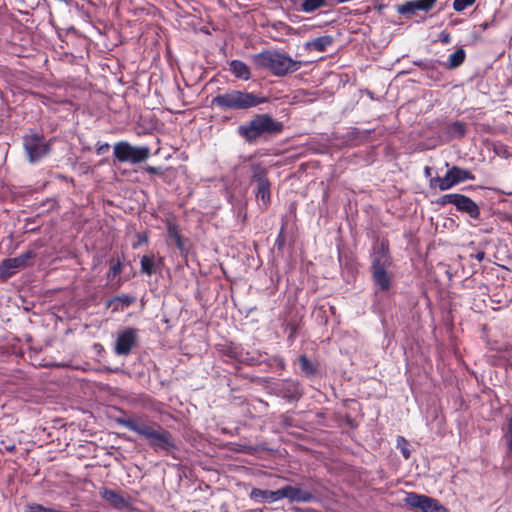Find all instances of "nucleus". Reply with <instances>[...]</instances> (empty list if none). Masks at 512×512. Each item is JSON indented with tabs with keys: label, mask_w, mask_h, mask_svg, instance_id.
Wrapping results in <instances>:
<instances>
[{
	"label": "nucleus",
	"mask_w": 512,
	"mask_h": 512,
	"mask_svg": "<svg viewBox=\"0 0 512 512\" xmlns=\"http://www.w3.org/2000/svg\"><path fill=\"white\" fill-rule=\"evenodd\" d=\"M136 302V297L128 294H122L108 299L105 303V307L112 308L113 312L124 310Z\"/></svg>",
	"instance_id": "f3484780"
},
{
	"label": "nucleus",
	"mask_w": 512,
	"mask_h": 512,
	"mask_svg": "<svg viewBox=\"0 0 512 512\" xmlns=\"http://www.w3.org/2000/svg\"><path fill=\"white\" fill-rule=\"evenodd\" d=\"M325 4V0H304L302 10L307 13L314 12Z\"/></svg>",
	"instance_id": "2f4dec72"
},
{
	"label": "nucleus",
	"mask_w": 512,
	"mask_h": 512,
	"mask_svg": "<svg viewBox=\"0 0 512 512\" xmlns=\"http://www.w3.org/2000/svg\"><path fill=\"white\" fill-rule=\"evenodd\" d=\"M122 269L123 263L120 259H117L116 261L111 260V266L106 274V277L108 284H110L114 289H118L123 283L122 279L118 277L122 272Z\"/></svg>",
	"instance_id": "a211bd4d"
},
{
	"label": "nucleus",
	"mask_w": 512,
	"mask_h": 512,
	"mask_svg": "<svg viewBox=\"0 0 512 512\" xmlns=\"http://www.w3.org/2000/svg\"><path fill=\"white\" fill-rule=\"evenodd\" d=\"M15 275L12 268H10L9 264H7V261L4 259L0 263V281L6 282L8 279L13 277Z\"/></svg>",
	"instance_id": "473e14b6"
},
{
	"label": "nucleus",
	"mask_w": 512,
	"mask_h": 512,
	"mask_svg": "<svg viewBox=\"0 0 512 512\" xmlns=\"http://www.w3.org/2000/svg\"><path fill=\"white\" fill-rule=\"evenodd\" d=\"M388 268H371L372 280L382 292L388 291L392 284V274L387 271Z\"/></svg>",
	"instance_id": "2eb2a0df"
},
{
	"label": "nucleus",
	"mask_w": 512,
	"mask_h": 512,
	"mask_svg": "<svg viewBox=\"0 0 512 512\" xmlns=\"http://www.w3.org/2000/svg\"><path fill=\"white\" fill-rule=\"evenodd\" d=\"M466 59V52L463 48L455 50L448 58L447 68L455 69L461 66Z\"/></svg>",
	"instance_id": "a878e982"
},
{
	"label": "nucleus",
	"mask_w": 512,
	"mask_h": 512,
	"mask_svg": "<svg viewBox=\"0 0 512 512\" xmlns=\"http://www.w3.org/2000/svg\"><path fill=\"white\" fill-rule=\"evenodd\" d=\"M507 443H508V448H509V451L512 453V417L508 420V423H507Z\"/></svg>",
	"instance_id": "58836bf2"
},
{
	"label": "nucleus",
	"mask_w": 512,
	"mask_h": 512,
	"mask_svg": "<svg viewBox=\"0 0 512 512\" xmlns=\"http://www.w3.org/2000/svg\"><path fill=\"white\" fill-rule=\"evenodd\" d=\"M425 132H434V130H431V129H428V130H424Z\"/></svg>",
	"instance_id": "3c124183"
},
{
	"label": "nucleus",
	"mask_w": 512,
	"mask_h": 512,
	"mask_svg": "<svg viewBox=\"0 0 512 512\" xmlns=\"http://www.w3.org/2000/svg\"><path fill=\"white\" fill-rule=\"evenodd\" d=\"M287 498L290 502L308 503L315 500V495L308 490L297 486L286 485L282 487V499Z\"/></svg>",
	"instance_id": "f8f14e48"
},
{
	"label": "nucleus",
	"mask_w": 512,
	"mask_h": 512,
	"mask_svg": "<svg viewBox=\"0 0 512 512\" xmlns=\"http://www.w3.org/2000/svg\"><path fill=\"white\" fill-rule=\"evenodd\" d=\"M63 104H70L68 101H61Z\"/></svg>",
	"instance_id": "8fccbe9b"
},
{
	"label": "nucleus",
	"mask_w": 512,
	"mask_h": 512,
	"mask_svg": "<svg viewBox=\"0 0 512 512\" xmlns=\"http://www.w3.org/2000/svg\"><path fill=\"white\" fill-rule=\"evenodd\" d=\"M272 365L279 368L280 370H284L286 367V362L282 356L276 355L271 358Z\"/></svg>",
	"instance_id": "4c0bfd02"
},
{
	"label": "nucleus",
	"mask_w": 512,
	"mask_h": 512,
	"mask_svg": "<svg viewBox=\"0 0 512 512\" xmlns=\"http://www.w3.org/2000/svg\"><path fill=\"white\" fill-rule=\"evenodd\" d=\"M453 128L460 129V128H464V127H463V124H462V123H460V122H455V123H454Z\"/></svg>",
	"instance_id": "49530a36"
},
{
	"label": "nucleus",
	"mask_w": 512,
	"mask_h": 512,
	"mask_svg": "<svg viewBox=\"0 0 512 512\" xmlns=\"http://www.w3.org/2000/svg\"><path fill=\"white\" fill-rule=\"evenodd\" d=\"M146 241H147V238L145 236H139V242L137 244H133V248H136L138 245H140Z\"/></svg>",
	"instance_id": "a18cd8bd"
},
{
	"label": "nucleus",
	"mask_w": 512,
	"mask_h": 512,
	"mask_svg": "<svg viewBox=\"0 0 512 512\" xmlns=\"http://www.w3.org/2000/svg\"><path fill=\"white\" fill-rule=\"evenodd\" d=\"M24 148L30 162H36L49 152V144L44 136L34 132L24 138Z\"/></svg>",
	"instance_id": "6e6552de"
},
{
	"label": "nucleus",
	"mask_w": 512,
	"mask_h": 512,
	"mask_svg": "<svg viewBox=\"0 0 512 512\" xmlns=\"http://www.w3.org/2000/svg\"><path fill=\"white\" fill-rule=\"evenodd\" d=\"M222 354H223V356H226L227 358H229L231 360H237L239 362L250 364V365L255 363L254 359L249 358L247 356L248 354L245 355L243 353V350L240 347L232 345V344L225 346L222 349Z\"/></svg>",
	"instance_id": "6ab92c4d"
},
{
	"label": "nucleus",
	"mask_w": 512,
	"mask_h": 512,
	"mask_svg": "<svg viewBox=\"0 0 512 512\" xmlns=\"http://www.w3.org/2000/svg\"><path fill=\"white\" fill-rule=\"evenodd\" d=\"M0 450L2 452L13 453L16 450V445L12 440H2Z\"/></svg>",
	"instance_id": "c9c22d12"
},
{
	"label": "nucleus",
	"mask_w": 512,
	"mask_h": 512,
	"mask_svg": "<svg viewBox=\"0 0 512 512\" xmlns=\"http://www.w3.org/2000/svg\"><path fill=\"white\" fill-rule=\"evenodd\" d=\"M430 174H431V168H430V167H428V166H426V167H425V175H426V176H429Z\"/></svg>",
	"instance_id": "09e8293b"
},
{
	"label": "nucleus",
	"mask_w": 512,
	"mask_h": 512,
	"mask_svg": "<svg viewBox=\"0 0 512 512\" xmlns=\"http://www.w3.org/2000/svg\"><path fill=\"white\" fill-rule=\"evenodd\" d=\"M256 198L261 199L265 206L271 201V183L269 180L258 182L256 190Z\"/></svg>",
	"instance_id": "393cba45"
},
{
	"label": "nucleus",
	"mask_w": 512,
	"mask_h": 512,
	"mask_svg": "<svg viewBox=\"0 0 512 512\" xmlns=\"http://www.w3.org/2000/svg\"><path fill=\"white\" fill-rule=\"evenodd\" d=\"M35 257V253L32 250H28L17 257L6 258L7 264L16 274L19 269L25 268L28 265V261Z\"/></svg>",
	"instance_id": "412c9836"
},
{
	"label": "nucleus",
	"mask_w": 512,
	"mask_h": 512,
	"mask_svg": "<svg viewBox=\"0 0 512 512\" xmlns=\"http://www.w3.org/2000/svg\"><path fill=\"white\" fill-rule=\"evenodd\" d=\"M333 44V38L329 35L320 36L306 43V47L310 50L324 52Z\"/></svg>",
	"instance_id": "b1692460"
},
{
	"label": "nucleus",
	"mask_w": 512,
	"mask_h": 512,
	"mask_svg": "<svg viewBox=\"0 0 512 512\" xmlns=\"http://www.w3.org/2000/svg\"><path fill=\"white\" fill-rule=\"evenodd\" d=\"M402 441L404 443V446L401 447V453L405 459H409L410 457V450L407 448V441L404 437H398V442Z\"/></svg>",
	"instance_id": "ea45409f"
},
{
	"label": "nucleus",
	"mask_w": 512,
	"mask_h": 512,
	"mask_svg": "<svg viewBox=\"0 0 512 512\" xmlns=\"http://www.w3.org/2000/svg\"><path fill=\"white\" fill-rule=\"evenodd\" d=\"M230 71L233 75L242 80L250 79L251 72L250 68L241 60H232L229 64Z\"/></svg>",
	"instance_id": "5701e85b"
},
{
	"label": "nucleus",
	"mask_w": 512,
	"mask_h": 512,
	"mask_svg": "<svg viewBox=\"0 0 512 512\" xmlns=\"http://www.w3.org/2000/svg\"><path fill=\"white\" fill-rule=\"evenodd\" d=\"M439 40L441 41L442 44L444 45H447L451 42V35L449 32L447 31H442L440 34H439Z\"/></svg>",
	"instance_id": "a19ab883"
},
{
	"label": "nucleus",
	"mask_w": 512,
	"mask_h": 512,
	"mask_svg": "<svg viewBox=\"0 0 512 512\" xmlns=\"http://www.w3.org/2000/svg\"><path fill=\"white\" fill-rule=\"evenodd\" d=\"M224 512H229L228 510H225Z\"/></svg>",
	"instance_id": "603ef678"
},
{
	"label": "nucleus",
	"mask_w": 512,
	"mask_h": 512,
	"mask_svg": "<svg viewBox=\"0 0 512 512\" xmlns=\"http://www.w3.org/2000/svg\"><path fill=\"white\" fill-rule=\"evenodd\" d=\"M149 174L161 175L162 169L160 167L147 166L145 169Z\"/></svg>",
	"instance_id": "79ce46f5"
},
{
	"label": "nucleus",
	"mask_w": 512,
	"mask_h": 512,
	"mask_svg": "<svg viewBox=\"0 0 512 512\" xmlns=\"http://www.w3.org/2000/svg\"><path fill=\"white\" fill-rule=\"evenodd\" d=\"M138 341V330L133 327L125 328L118 332L115 340L114 352L117 355L127 356Z\"/></svg>",
	"instance_id": "1a4fd4ad"
},
{
	"label": "nucleus",
	"mask_w": 512,
	"mask_h": 512,
	"mask_svg": "<svg viewBox=\"0 0 512 512\" xmlns=\"http://www.w3.org/2000/svg\"><path fill=\"white\" fill-rule=\"evenodd\" d=\"M250 498L252 500L262 499L265 502H276L282 499V488L275 491L253 488L250 492Z\"/></svg>",
	"instance_id": "aec40b11"
},
{
	"label": "nucleus",
	"mask_w": 512,
	"mask_h": 512,
	"mask_svg": "<svg viewBox=\"0 0 512 512\" xmlns=\"http://www.w3.org/2000/svg\"><path fill=\"white\" fill-rule=\"evenodd\" d=\"M252 181L258 183L269 180L267 177V169L261 163H253L251 165Z\"/></svg>",
	"instance_id": "c85d7f7f"
},
{
	"label": "nucleus",
	"mask_w": 512,
	"mask_h": 512,
	"mask_svg": "<svg viewBox=\"0 0 512 512\" xmlns=\"http://www.w3.org/2000/svg\"><path fill=\"white\" fill-rule=\"evenodd\" d=\"M239 128H245L240 126ZM247 128H281L268 114L255 116Z\"/></svg>",
	"instance_id": "4be33fe9"
},
{
	"label": "nucleus",
	"mask_w": 512,
	"mask_h": 512,
	"mask_svg": "<svg viewBox=\"0 0 512 512\" xmlns=\"http://www.w3.org/2000/svg\"><path fill=\"white\" fill-rule=\"evenodd\" d=\"M240 134L249 143H253L259 138L266 130H239ZM268 132H280L281 130H267Z\"/></svg>",
	"instance_id": "7c9ffc66"
},
{
	"label": "nucleus",
	"mask_w": 512,
	"mask_h": 512,
	"mask_svg": "<svg viewBox=\"0 0 512 512\" xmlns=\"http://www.w3.org/2000/svg\"><path fill=\"white\" fill-rule=\"evenodd\" d=\"M140 272L151 276L155 273V257L154 255H144L140 261Z\"/></svg>",
	"instance_id": "cd10ccee"
},
{
	"label": "nucleus",
	"mask_w": 512,
	"mask_h": 512,
	"mask_svg": "<svg viewBox=\"0 0 512 512\" xmlns=\"http://www.w3.org/2000/svg\"><path fill=\"white\" fill-rule=\"evenodd\" d=\"M466 180H475V175L467 169L452 166L448 169L444 177L432 178L430 180V186L438 187L441 191H446Z\"/></svg>",
	"instance_id": "39448f33"
},
{
	"label": "nucleus",
	"mask_w": 512,
	"mask_h": 512,
	"mask_svg": "<svg viewBox=\"0 0 512 512\" xmlns=\"http://www.w3.org/2000/svg\"><path fill=\"white\" fill-rule=\"evenodd\" d=\"M285 329L289 331L288 340L294 341L298 330V324L296 322H288Z\"/></svg>",
	"instance_id": "e433bc0d"
},
{
	"label": "nucleus",
	"mask_w": 512,
	"mask_h": 512,
	"mask_svg": "<svg viewBox=\"0 0 512 512\" xmlns=\"http://www.w3.org/2000/svg\"><path fill=\"white\" fill-rule=\"evenodd\" d=\"M442 143L443 141L441 137L434 133L432 136L428 137L427 141L419 143L417 148L421 151L430 150L436 148Z\"/></svg>",
	"instance_id": "c756f323"
},
{
	"label": "nucleus",
	"mask_w": 512,
	"mask_h": 512,
	"mask_svg": "<svg viewBox=\"0 0 512 512\" xmlns=\"http://www.w3.org/2000/svg\"><path fill=\"white\" fill-rule=\"evenodd\" d=\"M456 131L458 132V137H463L465 135L466 130L460 129V130H456Z\"/></svg>",
	"instance_id": "de8ad7c7"
},
{
	"label": "nucleus",
	"mask_w": 512,
	"mask_h": 512,
	"mask_svg": "<svg viewBox=\"0 0 512 512\" xmlns=\"http://www.w3.org/2000/svg\"><path fill=\"white\" fill-rule=\"evenodd\" d=\"M391 265L389 240L383 238L373 247L371 268H389Z\"/></svg>",
	"instance_id": "9d476101"
},
{
	"label": "nucleus",
	"mask_w": 512,
	"mask_h": 512,
	"mask_svg": "<svg viewBox=\"0 0 512 512\" xmlns=\"http://www.w3.org/2000/svg\"><path fill=\"white\" fill-rule=\"evenodd\" d=\"M437 0H413L399 6L398 12L402 15L413 14L416 11H429Z\"/></svg>",
	"instance_id": "ddd939ff"
},
{
	"label": "nucleus",
	"mask_w": 512,
	"mask_h": 512,
	"mask_svg": "<svg viewBox=\"0 0 512 512\" xmlns=\"http://www.w3.org/2000/svg\"><path fill=\"white\" fill-rule=\"evenodd\" d=\"M471 257L475 258L479 262L483 261L485 258V252L484 251H477L475 254H472Z\"/></svg>",
	"instance_id": "37998d69"
},
{
	"label": "nucleus",
	"mask_w": 512,
	"mask_h": 512,
	"mask_svg": "<svg viewBox=\"0 0 512 512\" xmlns=\"http://www.w3.org/2000/svg\"><path fill=\"white\" fill-rule=\"evenodd\" d=\"M278 394L289 401H298L302 397L303 391L298 381L285 379L278 385Z\"/></svg>",
	"instance_id": "9b49d317"
},
{
	"label": "nucleus",
	"mask_w": 512,
	"mask_h": 512,
	"mask_svg": "<svg viewBox=\"0 0 512 512\" xmlns=\"http://www.w3.org/2000/svg\"><path fill=\"white\" fill-rule=\"evenodd\" d=\"M301 373L308 379H313L320 374L319 363L302 354L297 358Z\"/></svg>",
	"instance_id": "dca6fc26"
},
{
	"label": "nucleus",
	"mask_w": 512,
	"mask_h": 512,
	"mask_svg": "<svg viewBox=\"0 0 512 512\" xmlns=\"http://www.w3.org/2000/svg\"><path fill=\"white\" fill-rule=\"evenodd\" d=\"M285 244H286L285 226L282 225V227L277 235V238L275 240L274 247L278 251H282L285 247Z\"/></svg>",
	"instance_id": "72a5a7b5"
},
{
	"label": "nucleus",
	"mask_w": 512,
	"mask_h": 512,
	"mask_svg": "<svg viewBox=\"0 0 512 512\" xmlns=\"http://www.w3.org/2000/svg\"><path fill=\"white\" fill-rule=\"evenodd\" d=\"M150 155V149L146 146L134 147L128 142L121 141L114 146V156L119 162L133 164L145 161Z\"/></svg>",
	"instance_id": "423d86ee"
},
{
	"label": "nucleus",
	"mask_w": 512,
	"mask_h": 512,
	"mask_svg": "<svg viewBox=\"0 0 512 512\" xmlns=\"http://www.w3.org/2000/svg\"><path fill=\"white\" fill-rule=\"evenodd\" d=\"M101 497L106 500L111 506L117 510H124L129 507V500L126 499L118 491L102 488L100 491Z\"/></svg>",
	"instance_id": "4468645a"
},
{
	"label": "nucleus",
	"mask_w": 512,
	"mask_h": 512,
	"mask_svg": "<svg viewBox=\"0 0 512 512\" xmlns=\"http://www.w3.org/2000/svg\"><path fill=\"white\" fill-rule=\"evenodd\" d=\"M253 61L257 67L266 69L277 77L296 72L301 67L300 61L276 50H265L255 54Z\"/></svg>",
	"instance_id": "f03ea898"
},
{
	"label": "nucleus",
	"mask_w": 512,
	"mask_h": 512,
	"mask_svg": "<svg viewBox=\"0 0 512 512\" xmlns=\"http://www.w3.org/2000/svg\"><path fill=\"white\" fill-rule=\"evenodd\" d=\"M436 203L440 206L453 204L458 212L467 214L470 218L475 220H478L480 217L481 212L478 204L464 194H444L436 201Z\"/></svg>",
	"instance_id": "20e7f679"
},
{
	"label": "nucleus",
	"mask_w": 512,
	"mask_h": 512,
	"mask_svg": "<svg viewBox=\"0 0 512 512\" xmlns=\"http://www.w3.org/2000/svg\"><path fill=\"white\" fill-rule=\"evenodd\" d=\"M266 102V98L254 93L232 90L216 96L212 104L223 109H248Z\"/></svg>",
	"instance_id": "7ed1b4c3"
},
{
	"label": "nucleus",
	"mask_w": 512,
	"mask_h": 512,
	"mask_svg": "<svg viewBox=\"0 0 512 512\" xmlns=\"http://www.w3.org/2000/svg\"><path fill=\"white\" fill-rule=\"evenodd\" d=\"M108 149H109L108 144L101 145L98 147L97 152H98V154H102V153L106 152Z\"/></svg>",
	"instance_id": "c03bdc74"
},
{
	"label": "nucleus",
	"mask_w": 512,
	"mask_h": 512,
	"mask_svg": "<svg viewBox=\"0 0 512 512\" xmlns=\"http://www.w3.org/2000/svg\"><path fill=\"white\" fill-rule=\"evenodd\" d=\"M117 423L147 440L156 452L169 454L177 449L173 435L158 422L146 416L118 418Z\"/></svg>",
	"instance_id": "f257e3e1"
},
{
	"label": "nucleus",
	"mask_w": 512,
	"mask_h": 512,
	"mask_svg": "<svg viewBox=\"0 0 512 512\" xmlns=\"http://www.w3.org/2000/svg\"><path fill=\"white\" fill-rule=\"evenodd\" d=\"M167 233H168V236L174 240L176 247L180 251H183L185 249L184 242H183V238L180 234L178 226L175 223L169 222L167 224Z\"/></svg>",
	"instance_id": "bb28decb"
},
{
	"label": "nucleus",
	"mask_w": 512,
	"mask_h": 512,
	"mask_svg": "<svg viewBox=\"0 0 512 512\" xmlns=\"http://www.w3.org/2000/svg\"><path fill=\"white\" fill-rule=\"evenodd\" d=\"M404 503L408 507L419 509L422 512H448V509L437 499L427 495L417 494L415 492L407 493L404 498Z\"/></svg>",
	"instance_id": "0eeeda50"
},
{
	"label": "nucleus",
	"mask_w": 512,
	"mask_h": 512,
	"mask_svg": "<svg viewBox=\"0 0 512 512\" xmlns=\"http://www.w3.org/2000/svg\"><path fill=\"white\" fill-rule=\"evenodd\" d=\"M476 0H454L453 9L457 12L465 10L467 7L472 6Z\"/></svg>",
	"instance_id": "f704fd0d"
}]
</instances>
